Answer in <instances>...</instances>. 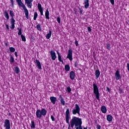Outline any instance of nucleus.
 Returning <instances> with one entry per match:
<instances>
[{
  "instance_id": "nucleus-6",
  "label": "nucleus",
  "mask_w": 129,
  "mask_h": 129,
  "mask_svg": "<svg viewBox=\"0 0 129 129\" xmlns=\"http://www.w3.org/2000/svg\"><path fill=\"white\" fill-rule=\"evenodd\" d=\"M73 114H76L78 113L79 116H80V107H79V105L78 104H75V108L72 110Z\"/></svg>"
},
{
  "instance_id": "nucleus-15",
  "label": "nucleus",
  "mask_w": 129,
  "mask_h": 129,
  "mask_svg": "<svg viewBox=\"0 0 129 129\" xmlns=\"http://www.w3.org/2000/svg\"><path fill=\"white\" fill-rule=\"evenodd\" d=\"M38 9L41 14V15L43 16V8H42V5L40 3L38 4Z\"/></svg>"
},
{
  "instance_id": "nucleus-9",
  "label": "nucleus",
  "mask_w": 129,
  "mask_h": 129,
  "mask_svg": "<svg viewBox=\"0 0 129 129\" xmlns=\"http://www.w3.org/2000/svg\"><path fill=\"white\" fill-rule=\"evenodd\" d=\"M72 52H73V51L71 48L68 51V54L67 56V58L68 59H69L70 61H72V60H73V58H72V54H73Z\"/></svg>"
},
{
  "instance_id": "nucleus-46",
  "label": "nucleus",
  "mask_w": 129,
  "mask_h": 129,
  "mask_svg": "<svg viewBox=\"0 0 129 129\" xmlns=\"http://www.w3.org/2000/svg\"><path fill=\"white\" fill-rule=\"evenodd\" d=\"M110 2L111 4V5H114V0H110Z\"/></svg>"
},
{
  "instance_id": "nucleus-16",
  "label": "nucleus",
  "mask_w": 129,
  "mask_h": 129,
  "mask_svg": "<svg viewBox=\"0 0 129 129\" xmlns=\"http://www.w3.org/2000/svg\"><path fill=\"white\" fill-rule=\"evenodd\" d=\"M50 100L51 103H52V104H55L56 102L57 101V98L55 97H53V96L50 97Z\"/></svg>"
},
{
  "instance_id": "nucleus-51",
  "label": "nucleus",
  "mask_w": 129,
  "mask_h": 129,
  "mask_svg": "<svg viewBox=\"0 0 129 129\" xmlns=\"http://www.w3.org/2000/svg\"><path fill=\"white\" fill-rule=\"evenodd\" d=\"M15 54L16 58H17L18 57V52L17 51H16L15 52Z\"/></svg>"
},
{
  "instance_id": "nucleus-35",
  "label": "nucleus",
  "mask_w": 129,
  "mask_h": 129,
  "mask_svg": "<svg viewBox=\"0 0 129 129\" xmlns=\"http://www.w3.org/2000/svg\"><path fill=\"white\" fill-rule=\"evenodd\" d=\"M106 47L107 48V49H108V50H110L111 49V47L110 46V44L109 43H107L106 45Z\"/></svg>"
},
{
  "instance_id": "nucleus-7",
  "label": "nucleus",
  "mask_w": 129,
  "mask_h": 129,
  "mask_svg": "<svg viewBox=\"0 0 129 129\" xmlns=\"http://www.w3.org/2000/svg\"><path fill=\"white\" fill-rule=\"evenodd\" d=\"M4 127L5 129H11V122L10 120L6 119L4 123Z\"/></svg>"
},
{
  "instance_id": "nucleus-30",
  "label": "nucleus",
  "mask_w": 129,
  "mask_h": 129,
  "mask_svg": "<svg viewBox=\"0 0 129 129\" xmlns=\"http://www.w3.org/2000/svg\"><path fill=\"white\" fill-rule=\"evenodd\" d=\"M36 28H37V30H38V31H42V28H41V24H38L36 26Z\"/></svg>"
},
{
  "instance_id": "nucleus-50",
  "label": "nucleus",
  "mask_w": 129,
  "mask_h": 129,
  "mask_svg": "<svg viewBox=\"0 0 129 129\" xmlns=\"http://www.w3.org/2000/svg\"><path fill=\"white\" fill-rule=\"evenodd\" d=\"M74 11L75 12V15H77V10L76 9H74Z\"/></svg>"
},
{
  "instance_id": "nucleus-17",
  "label": "nucleus",
  "mask_w": 129,
  "mask_h": 129,
  "mask_svg": "<svg viewBox=\"0 0 129 129\" xmlns=\"http://www.w3.org/2000/svg\"><path fill=\"white\" fill-rule=\"evenodd\" d=\"M58 99L60 100V103L62 105H65V101H64V98L62 97L61 95H59Z\"/></svg>"
},
{
  "instance_id": "nucleus-8",
  "label": "nucleus",
  "mask_w": 129,
  "mask_h": 129,
  "mask_svg": "<svg viewBox=\"0 0 129 129\" xmlns=\"http://www.w3.org/2000/svg\"><path fill=\"white\" fill-rule=\"evenodd\" d=\"M70 112L69 111V108H68L66 112V119L67 123L69 124V118H70Z\"/></svg>"
},
{
  "instance_id": "nucleus-1",
  "label": "nucleus",
  "mask_w": 129,
  "mask_h": 129,
  "mask_svg": "<svg viewBox=\"0 0 129 129\" xmlns=\"http://www.w3.org/2000/svg\"><path fill=\"white\" fill-rule=\"evenodd\" d=\"M71 126V127H74V125L75 126H78V125H80L82 124V119L79 117H77L76 116H74L70 121Z\"/></svg>"
},
{
  "instance_id": "nucleus-47",
  "label": "nucleus",
  "mask_w": 129,
  "mask_h": 129,
  "mask_svg": "<svg viewBox=\"0 0 129 129\" xmlns=\"http://www.w3.org/2000/svg\"><path fill=\"white\" fill-rule=\"evenodd\" d=\"M87 29L89 32H91V28H90V27H88Z\"/></svg>"
},
{
  "instance_id": "nucleus-24",
  "label": "nucleus",
  "mask_w": 129,
  "mask_h": 129,
  "mask_svg": "<svg viewBox=\"0 0 129 129\" xmlns=\"http://www.w3.org/2000/svg\"><path fill=\"white\" fill-rule=\"evenodd\" d=\"M112 118H113V117H112V116L111 115H107V120H108V121H112Z\"/></svg>"
},
{
  "instance_id": "nucleus-4",
  "label": "nucleus",
  "mask_w": 129,
  "mask_h": 129,
  "mask_svg": "<svg viewBox=\"0 0 129 129\" xmlns=\"http://www.w3.org/2000/svg\"><path fill=\"white\" fill-rule=\"evenodd\" d=\"M93 93L96 96V99H97V100H99V101H100V99L99 98L100 96V93H99V91L98 90V87H97V85H96L95 83H93Z\"/></svg>"
},
{
  "instance_id": "nucleus-48",
  "label": "nucleus",
  "mask_w": 129,
  "mask_h": 129,
  "mask_svg": "<svg viewBox=\"0 0 129 129\" xmlns=\"http://www.w3.org/2000/svg\"><path fill=\"white\" fill-rule=\"evenodd\" d=\"M119 91L120 93H122V89L119 88Z\"/></svg>"
},
{
  "instance_id": "nucleus-28",
  "label": "nucleus",
  "mask_w": 129,
  "mask_h": 129,
  "mask_svg": "<svg viewBox=\"0 0 129 129\" xmlns=\"http://www.w3.org/2000/svg\"><path fill=\"white\" fill-rule=\"evenodd\" d=\"M31 128H35V121L32 120L31 121Z\"/></svg>"
},
{
  "instance_id": "nucleus-39",
  "label": "nucleus",
  "mask_w": 129,
  "mask_h": 129,
  "mask_svg": "<svg viewBox=\"0 0 129 129\" xmlns=\"http://www.w3.org/2000/svg\"><path fill=\"white\" fill-rule=\"evenodd\" d=\"M10 3H11V4L12 6V8H14V0H10Z\"/></svg>"
},
{
  "instance_id": "nucleus-43",
  "label": "nucleus",
  "mask_w": 129,
  "mask_h": 129,
  "mask_svg": "<svg viewBox=\"0 0 129 129\" xmlns=\"http://www.w3.org/2000/svg\"><path fill=\"white\" fill-rule=\"evenodd\" d=\"M78 66V62H77V61H76L75 62V67L77 68Z\"/></svg>"
},
{
  "instance_id": "nucleus-53",
  "label": "nucleus",
  "mask_w": 129,
  "mask_h": 129,
  "mask_svg": "<svg viewBox=\"0 0 129 129\" xmlns=\"http://www.w3.org/2000/svg\"><path fill=\"white\" fill-rule=\"evenodd\" d=\"M84 129H87V127H84Z\"/></svg>"
},
{
  "instance_id": "nucleus-14",
  "label": "nucleus",
  "mask_w": 129,
  "mask_h": 129,
  "mask_svg": "<svg viewBox=\"0 0 129 129\" xmlns=\"http://www.w3.org/2000/svg\"><path fill=\"white\" fill-rule=\"evenodd\" d=\"M84 5L85 9H88L89 8V0H84Z\"/></svg>"
},
{
  "instance_id": "nucleus-40",
  "label": "nucleus",
  "mask_w": 129,
  "mask_h": 129,
  "mask_svg": "<svg viewBox=\"0 0 129 129\" xmlns=\"http://www.w3.org/2000/svg\"><path fill=\"white\" fill-rule=\"evenodd\" d=\"M67 91H68V92H69V93H70V92H71V88L68 87L67 88Z\"/></svg>"
},
{
  "instance_id": "nucleus-3",
  "label": "nucleus",
  "mask_w": 129,
  "mask_h": 129,
  "mask_svg": "<svg viewBox=\"0 0 129 129\" xmlns=\"http://www.w3.org/2000/svg\"><path fill=\"white\" fill-rule=\"evenodd\" d=\"M16 2L18 3L19 7H22V8H23L25 14V17L27 20H29V11H28V9H27L26 6L24 5V3L22 2V0H16Z\"/></svg>"
},
{
  "instance_id": "nucleus-12",
  "label": "nucleus",
  "mask_w": 129,
  "mask_h": 129,
  "mask_svg": "<svg viewBox=\"0 0 129 129\" xmlns=\"http://www.w3.org/2000/svg\"><path fill=\"white\" fill-rule=\"evenodd\" d=\"M25 1L27 5L28 8L31 9L32 8V3H33V0H25Z\"/></svg>"
},
{
  "instance_id": "nucleus-19",
  "label": "nucleus",
  "mask_w": 129,
  "mask_h": 129,
  "mask_svg": "<svg viewBox=\"0 0 129 129\" xmlns=\"http://www.w3.org/2000/svg\"><path fill=\"white\" fill-rule=\"evenodd\" d=\"M56 53L57 54L58 61H59V62H61L62 64H63L64 62L62 60V56L60 55V53H59V51H56Z\"/></svg>"
},
{
  "instance_id": "nucleus-5",
  "label": "nucleus",
  "mask_w": 129,
  "mask_h": 129,
  "mask_svg": "<svg viewBox=\"0 0 129 129\" xmlns=\"http://www.w3.org/2000/svg\"><path fill=\"white\" fill-rule=\"evenodd\" d=\"M10 15L11 17V18L10 19L11 26H10V28L11 29V30H14V29H15V24L16 22V20H15V19H14V17H15V14H14V11L10 10Z\"/></svg>"
},
{
  "instance_id": "nucleus-33",
  "label": "nucleus",
  "mask_w": 129,
  "mask_h": 129,
  "mask_svg": "<svg viewBox=\"0 0 129 129\" xmlns=\"http://www.w3.org/2000/svg\"><path fill=\"white\" fill-rule=\"evenodd\" d=\"M9 49H10V52H11L12 53H14V52L16 51V49L13 47H10Z\"/></svg>"
},
{
  "instance_id": "nucleus-38",
  "label": "nucleus",
  "mask_w": 129,
  "mask_h": 129,
  "mask_svg": "<svg viewBox=\"0 0 129 129\" xmlns=\"http://www.w3.org/2000/svg\"><path fill=\"white\" fill-rule=\"evenodd\" d=\"M82 124H81V125H79L76 129H83V128L82 127Z\"/></svg>"
},
{
  "instance_id": "nucleus-45",
  "label": "nucleus",
  "mask_w": 129,
  "mask_h": 129,
  "mask_svg": "<svg viewBox=\"0 0 129 129\" xmlns=\"http://www.w3.org/2000/svg\"><path fill=\"white\" fill-rule=\"evenodd\" d=\"M6 29H7V31H9L10 30V28L9 27V25L6 24Z\"/></svg>"
},
{
  "instance_id": "nucleus-10",
  "label": "nucleus",
  "mask_w": 129,
  "mask_h": 129,
  "mask_svg": "<svg viewBox=\"0 0 129 129\" xmlns=\"http://www.w3.org/2000/svg\"><path fill=\"white\" fill-rule=\"evenodd\" d=\"M50 55L51 57L52 60H56V58H57V56H56V52L53 50L50 51Z\"/></svg>"
},
{
  "instance_id": "nucleus-36",
  "label": "nucleus",
  "mask_w": 129,
  "mask_h": 129,
  "mask_svg": "<svg viewBox=\"0 0 129 129\" xmlns=\"http://www.w3.org/2000/svg\"><path fill=\"white\" fill-rule=\"evenodd\" d=\"M79 11H80V15H83V14H82V13H83V10L82 9V8L79 7Z\"/></svg>"
},
{
  "instance_id": "nucleus-18",
  "label": "nucleus",
  "mask_w": 129,
  "mask_h": 129,
  "mask_svg": "<svg viewBox=\"0 0 129 129\" xmlns=\"http://www.w3.org/2000/svg\"><path fill=\"white\" fill-rule=\"evenodd\" d=\"M35 63H36V65L38 67V69H40V70H41V69H42V66H41V62H40V61H39L38 60L36 59L35 60Z\"/></svg>"
},
{
  "instance_id": "nucleus-37",
  "label": "nucleus",
  "mask_w": 129,
  "mask_h": 129,
  "mask_svg": "<svg viewBox=\"0 0 129 129\" xmlns=\"http://www.w3.org/2000/svg\"><path fill=\"white\" fill-rule=\"evenodd\" d=\"M57 21L58 23V24H61V18L60 17H57Z\"/></svg>"
},
{
  "instance_id": "nucleus-29",
  "label": "nucleus",
  "mask_w": 129,
  "mask_h": 129,
  "mask_svg": "<svg viewBox=\"0 0 129 129\" xmlns=\"http://www.w3.org/2000/svg\"><path fill=\"white\" fill-rule=\"evenodd\" d=\"M15 71L16 74H18V73H20V68H19V67H16L15 69Z\"/></svg>"
},
{
  "instance_id": "nucleus-31",
  "label": "nucleus",
  "mask_w": 129,
  "mask_h": 129,
  "mask_svg": "<svg viewBox=\"0 0 129 129\" xmlns=\"http://www.w3.org/2000/svg\"><path fill=\"white\" fill-rule=\"evenodd\" d=\"M37 17H38V13H37V12H35L34 15L33 20H34V21H36V20H37Z\"/></svg>"
},
{
  "instance_id": "nucleus-34",
  "label": "nucleus",
  "mask_w": 129,
  "mask_h": 129,
  "mask_svg": "<svg viewBox=\"0 0 129 129\" xmlns=\"http://www.w3.org/2000/svg\"><path fill=\"white\" fill-rule=\"evenodd\" d=\"M21 37L22 41H23V42H26V37L23 35H21Z\"/></svg>"
},
{
  "instance_id": "nucleus-32",
  "label": "nucleus",
  "mask_w": 129,
  "mask_h": 129,
  "mask_svg": "<svg viewBox=\"0 0 129 129\" xmlns=\"http://www.w3.org/2000/svg\"><path fill=\"white\" fill-rule=\"evenodd\" d=\"M17 30H18V31H19V32H18V35L19 36H22V29H21V28H17Z\"/></svg>"
},
{
  "instance_id": "nucleus-54",
  "label": "nucleus",
  "mask_w": 129,
  "mask_h": 129,
  "mask_svg": "<svg viewBox=\"0 0 129 129\" xmlns=\"http://www.w3.org/2000/svg\"><path fill=\"white\" fill-rule=\"evenodd\" d=\"M9 115H11V113H9Z\"/></svg>"
},
{
  "instance_id": "nucleus-21",
  "label": "nucleus",
  "mask_w": 129,
  "mask_h": 129,
  "mask_svg": "<svg viewBox=\"0 0 129 129\" xmlns=\"http://www.w3.org/2000/svg\"><path fill=\"white\" fill-rule=\"evenodd\" d=\"M50 15V13L49 12V10H46L45 12V18L47 20H50V17H49V15Z\"/></svg>"
},
{
  "instance_id": "nucleus-27",
  "label": "nucleus",
  "mask_w": 129,
  "mask_h": 129,
  "mask_svg": "<svg viewBox=\"0 0 129 129\" xmlns=\"http://www.w3.org/2000/svg\"><path fill=\"white\" fill-rule=\"evenodd\" d=\"M64 69L66 71H67V72L70 71V66H69V64L65 65Z\"/></svg>"
},
{
  "instance_id": "nucleus-2",
  "label": "nucleus",
  "mask_w": 129,
  "mask_h": 129,
  "mask_svg": "<svg viewBox=\"0 0 129 129\" xmlns=\"http://www.w3.org/2000/svg\"><path fill=\"white\" fill-rule=\"evenodd\" d=\"M47 114V110L45 108H42L41 109H38L36 112V117L37 118H42V116H45Z\"/></svg>"
},
{
  "instance_id": "nucleus-25",
  "label": "nucleus",
  "mask_w": 129,
  "mask_h": 129,
  "mask_svg": "<svg viewBox=\"0 0 129 129\" xmlns=\"http://www.w3.org/2000/svg\"><path fill=\"white\" fill-rule=\"evenodd\" d=\"M51 36H52V31L49 30L48 34H47L46 35V39H49L51 38Z\"/></svg>"
},
{
  "instance_id": "nucleus-42",
  "label": "nucleus",
  "mask_w": 129,
  "mask_h": 129,
  "mask_svg": "<svg viewBox=\"0 0 129 129\" xmlns=\"http://www.w3.org/2000/svg\"><path fill=\"white\" fill-rule=\"evenodd\" d=\"M75 44L76 47H78V45H79V44H78V41L75 40Z\"/></svg>"
},
{
  "instance_id": "nucleus-23",
  "label": "nucleus",
  "mask_w": 129,
  "mask_h": 129,
  "mask_svg": "<svg viewBox=\"0 0 129 129\" xmlns=\"http://www.w3.org/2000/svg\"><path fill=\"white\" fill-rule=\"evenodd\" d=\"M4 15L5 18H6L7 20H9L10 19L9 13H8V11H7V10H5V11L4 12Z\"/></svg>"
},
{
  "instance_id": "nucleus-26",
  "label": "nucleus",
  "mask_w": 129,
  "mask_h": 129,
  "mask_svg": "<svg viewBox=\"0 0 129 129\" xmlns=\"http://www.w3.org/2000/svg\"><path fill=\"white\" fill-rule=\"evenodd\" d=\"M10 63H14V62H15V58L12 54H10Z\"/></svg>"
},
{
  "instance_id": "nucleus-49",
  "label": "nucleus",
  "mask_w": 129,
  "mask_h": 129,
  "mask_svg": "<svg viewBox=\"0 0 129 129\" xmlns=\"http://www.w3.org/2000/svg\"><path fill=\"white\" fill-rule=\"evenodd\" d=\"M106 90H107V91H108V92H110V89H109V88H108V87H107Z\"/></svg>"
},
{
  "instance_id": "nucleus-44",
  "label": "nucleus",
  "mask_w": 129,
  "mask_h": 129,
  "mask_svg": "<svg viewBox=\"0 0 129 129\" xmlns=\"http://www.w3.org/2000/svg\"><path fill=\"white\" fill-rule=\"evenodd\" d=\"M51 118L52 121H55V118L54 117V116L51 115Z\"/></svg>"
},
{
  "instance_id": "nucleus-20",
  "label": "nucleus",
  "mask_w": 129,
  "mask_h": 129,
  "mask_svg": "<svg viewBox=\"0 0 129 129\" xmlns=\"http://www.w3.org/2000/svg\"><path fill=\"white\" fill-rule=\"evenodd\" d=\"M101 111L103 113H106L107 110L106 109V107L105 106L103 105L101 106Z\"/></svg>"
},
{
  "instance_id": "nucleus-13",
  "label": "nucleus",
  "mask_w": 129,
  "mask_h": 129,
  "mask_svg": "<svg viewBox=\"0 0 129 129\" xmlns=\"http://www.w3.org/2000/svg\"><path fill=\"white\" fill-rule=\"evenodd\" d=\"M70 78L71 80H74L75 79V73L73 71L70 73Z\"/></svg>"
},
{
  "instance_id": "nucleus-41",
  "label": "nucleus",
  "mask_w": 129,
  "mask_h": 129,
  "mask_svg": "<svg viewBox=\"0 0 129 129\" xmlns=\"http://www.w3.org/2000/svg\"><path fill=\"white\" fill-rule=\"evenodd\" d=\"M96 128L97 129H101V126L99 124H97Z\"/></svg>"
},
{
  "instance_id": "nucleus-22",
  "label": "nucleus",
  "mask_w": 129,
  "mask_h": 129,
  "mask_svg": "<svg viewBox=\"0 0 129 129\" xmlns=\"http://www.w3.org/2000/svg\"><path fill=\"white\" fill-rule=\"evenodd\" d=\"M100 76V71L99 70H97L95 71V77L96 79L99 78V76Z\"/></svg>"
},
{
  "instance_id": "nucleus-11",
  "label": "nucleus",
  "mask_w": 129,
  "mask_h": 129,
  "mask_svg": "<svg viewBox=\"0 0 129 129\" xmlns=\"http://www.w3.org/2000/svg\"><path fill=\"white\" fill-rule=\"evenodd\" d=\"M115 78L116 80H119L121 77H120V74H119V71L117 70L115 73Z\"/></svg>"
},
{
  "instance_id": "nucleus-52",
  "label": "nucleus",
  "mask_w": 129,
  "mask_h": 129,
  "mask_svg": "<svg viewBox=\"0 0 129 129\" xmlns=\"http://www.w3.org/2000/svg\"><path fill=\"white\" fill-rule=\"evenodd\" d=\"M68 129H70V123H69V124Z\"/></svg>"
}]
</instances>
